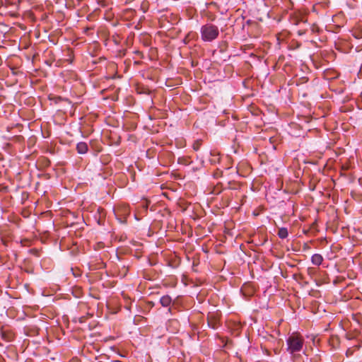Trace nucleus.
Returning <instances> with one entry per match:
<instances>
[{"label": "nucleus", "mask_w": 362, "mask_h": 362, "mask_svg": "<svg viewBox=\"0 0 362 362\" xmlns=\"http://www.w3.org/2000/svg\"><path fill=\"white\" fill-rule=\"evenodd\" d=\"M287 351L295 356V354L300 352L304 345V339L302 337L298 334H291L286 339Z\"/></svg>", "instance_id": "f257e3e1"}, {"label": "nucleus", "mask_w": 362, "mask_h": 362, "mask_svg": "<svg viewBox=\"0 0 362 362\" xmlns=\"http://www.w3.org/2000/svg\"><path fill=\"white\" fill-rule=\"evenodd\" d=\"M200 33L203 41L211 42L218 37L219 30L216 25L208 23L202 26Z\"/></svg>", "instance_id": "f03ea898"}, {"label": "nucleus", "mask_w": 362, "mask_h": 362, "mask_svg": "<svg viewBox=\"0 0 362 362\" xmlns=\"http://www.w3.org/2000/svg\"><path fill=\"white\" fill-rule=\"evenodd\" d=\"M323 261V257L320 254H314L311 257V262L315 266H320Z\"/></svg>", "instance_id": "7ed1b4c3"}, {"label": "nucleus", "mask_w": 362, "mask_h": 362, "mask_svg": "<svg viewBox=\"0 0 362 362\" xmlns=\"http://www.w3.org/2000/svg\"><path fill=\"white\" fill-rule=\"evenodd\" d=\"M77 152L80 154H84L88 151V145L85 142H79L76 145Z\"/></svg>", "instance_id": "20e7f679"}, {"label": "nucleus", "mask_w": 362, "mask_h": 362, "mask_svg": "<svg viewBox=\"0 0 362 362\" xmlns=\"http://www.w3.org/2000/svg\"><path fill=\"white\" fill-rule=\"evenodd\" d=\"M160 303L163 307H168L172 303V298L170 296L166 295L163 296L160 299Z\"/></svg>", "instance_id": "39448f33"}, {"label": "nucleus", "mask_w": 362, "mask_h": 362, "mask_svg": "<svg viewBox=\"0 0 362 362\" xmlns=\"http://www.w3.org/2000/svg\"><path fill=\"white\" fill-rule=\"evenodd\" d=\"M288 233L286 228L282 227L279 229L278 235L281 239H284L288 237Z\"/></svg>", "instance_id": "423d86ee"}, {"label": "nucleus", "mask_w": 362, "mask_h": 362, "mask_svg": "<svg viewBox=\"0 0 362 362\" xmlns=\"http://www.w3.org/2000/svg\"><path fill=\"white\" fill-rule=\"evenodd\" d=\"M199 148V144L197 143V144H194L193 145V148L195 150V151H197Z\"/></svg>", "instance_id": "0eeeda50"}]
</instances>
